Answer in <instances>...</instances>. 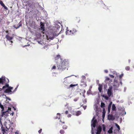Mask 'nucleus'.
Listing matches in <instances>:
<instances>
[{"label":"nucleus","instance_id":"1","mask_svg":"<svg viewBox=\"0 0 134 134\" xmlns=\"http://www.w3.org/2000/svg\"><path fill=\"white\" fill-rule=\"evenodd\" d=\"M9 80L8 79L5 77H2L0 78V87H2V88H0V91L4 88H8L9 86L8 83Z\"/></svg>","mask_w":134,"mask_h":134},{"label":"nucleus","instance_id":"2","mask_svg":"<svg viewBox=\"0 0 134 134\" xmlns=\"http://www.w3.org/2000/svg\"><path fill=\"white\" fill-rule=\"evenodd\" d=\"M68 64V62L66 60L64 59L63 60H61V63L58 65L57 67L58 70L63 71L66 69Z\"/></svg>","mask_w":134,"mask_h":134},{"label":"nucleus","instance_id":"3","mask_svg":"<svg viewBox=\"0 0 134 134\" xmlns=\"http://www.w3.org/2000/svg\"><path fill=\"white\" fill-rule=\"evenodd\" d=\"M77 32V31L75 29L73 28L69 30H67L66 32V34L68 35H75Z\"/></svg>","mask_w":134,"mask_h":134},{"label":"nucleus","instance_id":"4","mask_svg":"<svg viewBox=\"0 0 134 134\" xmlns=\"http://www.w3.org/2000/svg\"><path fill=\"white\" fill-rule=\"evenodd\" d=\"M112 89L113 87L112 86H109L107 91V93L108 96L110 97L111 95H112Z\"/></svg>","mask_w":134,"mask_h":134},{"label":"nucleus","instance_id":"5","mask_svg":"<svg viewBox=\"0 0 134 134\" xmlns=\"http://www.w3.org/2000/svg\"><path fill=\"white\" fill-rule=\"evenodd\" d=\"M13 89L12 87H9L8 88H7L4 91L5 93H9L12 92L11 90Z\"/></svg>","mask_w":134,"mask_h":134},{"label":"nucleus","instance_id":"6","mask_svg":"<svg viewBox=\"0 0 134 134\" xmlns=\"http://www.w3.org/2000/svg\"><path fill=\"white\" fill-rule=\"evenodd\" d=\"M5 37L8 40L10 41L11 43H12L13 42V41H12L13 38V37H10L8 35H7L5 36Z\"/></svg>","mask_w":134,"mask_h":134},{"label":"nucleus","instance_id":"7","mask_svg":"<svg viewBox=\"0 0 134 134\" xmlns=\"http://www.w3.org/2000/svg\"><path fill=\"white\" fill-rule=\"evenodd\" d=\"M108 119L109 120H113L115 119V118L112 115L109 114L108 115Z\"/></svg>","mask_w":134,"mask_h":134},{"label":"nucleus","instance_id":"8","mask_svg":"<svg viewBox=\"0 0 134 134\" xmlns=\"http://www.w3.org/2000/svg\"><path fill=\"white\" fill-rule=\"evenodd\" d=\"M40 26L41 30H42L43 31H44L45 30V27H44V23L41 22L40 23Z\"/></svg>","mask_w":134,"mask_h":134},{"label":"nucleus","instance_id":"9","mask_svg":"<svg viewBox=\"0 0 134 134\" xmlns=\"http://www.w3.org/2000/svg\"><path fill=\"white\" fill-rule=\"evenodd\" d=\"M102 130L101 127L100 126H99L98 127L97 129V132L96 133V134H100Z\"/></svg>","mask_w":134,"mask_h":134},{"label":"nucleus","instance_id":"10","mask_svg":"<svg viewBox=\"0 0 134 134\" xmlns=\"http://www.w3.org/2000/svg\"><path fill=\"white\" fill-rule=\"evenodd\" d=\"M1 129L2 134H4L5 133H6V131H7V130L5 129V127L3 126V125L1 126Z\"/></svg>","mask_w":134,"mask_h":134},{"label":"nucleus","instance_id":"11","mask_svg":"<svg viewBox=\"0 0 134 134\" xmlns=\"http://www.w3.org/2000/svg\"><path fill=\"white\" fill-rule=\"evenodd\" d=\"M98 89L100 92H102V85L100 84L98 85Z\"/></svg>","mask_w":134,"mask_h":134},{"label":"nucleus","instance_id":"12","mask_svg":"<svg viewBox=\"0 0 134 134\" xmlns=\"http://www.w3.org/2000/svg\"><path fill=\"white\" fill-rule=\"evenodd\" d=\"M22 26V24L20 21L18 24V26L16 27L15 25H14L13 27L16 29H17L19 28L20 27Z\"/></svg>","mask_w":134,"mask_h":134},{"label":"nucleus","instance_id":"13","mask_svg":"<svg viewBox=\"0 0 134 134\" xmlns=\"http://www.w3.org/2000/svg\"><path fill=\"white\" fill-rule=\"evenodd\" d=\"M85 77L84 76H83L81 80V83H83L82 85H85L86 84V83L85 82Z\"/></svg>","mask_w":134,"mask_h":134},{"label":"nucleus","instance_id":"14","mask_svg":"<svg viewBox=\"0 0 134 134\" xmlns=\"http://www.w3.org/2000/svg\"><path fill=\"white\" fill-rule=\"evenodd\" d=\"M9 111L11 113H12V114H13V112L11 111V108H10L8 107V110L7 111H6L3 112L2 113H4V115H5V113L6 114L8 112H9Z\"/></svg>","mask_w":134,"mask_h":134},{"label":"nucleus","instance_id":"15","mask_svg":"<svg viewBox=\"0 0 134 134\" xmlns=\"http://www.w3.org/2000/svg\"><path fill=\"white\" fill-rule=\"evenodd\" d=\"M54 59L55 60H58V59H60L61 60H62V59L61 58V56L59 55H57L55 58Z\"/></svg>","mask_w":134,"mask_h":134},{"label":"nucleus","instance_id":"16","mask_svg":"<svg viewBox=\"0 0 134 134\" xmlns=\"http://www.w3.org/2000/svg\"><path fill=\"white\" fill-rule=\"evenodd\" d=\"M49 46L50 45H49V44H47V45H44L43 48L46 50H47L48 49Z\"/></svg>","mask_w":134,"mask_h":134},{"label":"nucleus","instance_id":"17","mask_svg":"<svg viewBox=\"0 0 134 134\" xmlns=\"http://www.w3.org/2000/svg\"><path fill=\"white\" fill-rule=\"evenodd\" d=\"M4 115V113H2L1 114H0V124H2V122L1 121V120H2V118L3 116Z\"/></svg>","mask_w":134,"mask_h":134},{"label":"nucleus","instance_id":"18","mask_svg":"<svg viewBox=\"0 0 134 134\" xmlns=\"http://www.w3.org/2000/svg\"><path fill=\"white\" fill-rule=\"evenodd\" d=\"M60 114L59 113H57V116L54 118V119H60Z\"/></svg>","mask_w":134,"mask_h":134},{"label":"nucleus","instance_id":"19","mask_svg":"<svg viewBox=\"0 0 134 134\" xmlns=\"http://www.w3.org/2000/svg\"><path fill=\"white\" fill-rule=\"evenodd\" d=\"M112 109L113 111H116V107L114 104H113L112 105Z\"/></svg>","mask_w":134,"mask_h":134},{"label":"nucleus","instance_id":"20","mask_svg":"<svg viewBox=\"0 0 134 134\" xmlns=\"http://www.w3.org/2000/svg\"><path fill=\"white\" fill-rule=\"evenodd\" d=\"M76 115L77 116L81 114V112L80 111H78L76 112Z\"/></svg>","mask_w":134,"mask_h":134},{"label":"nucleus","instance_id":"21","mask_svg":"<svg viewBox=\"0 0 134 134\" xmlns=\"http://www.w3.org/2000/svg\"><path fill=\"white\" fill-rule=\"evenodd\" d=\"M113 128L112 127H111L109 130L108 131V132L109 133H111L113 132Z\"/></svg>","mask_w":134,"mask_h":134},{"label":"nucleus","instance_id":"22","mask_svg":"<svg viewBox=\"0 0 134 134\" xmlns=\"http://www.w3.org/2000/svg\"><path fill=\"white\" fill-rule=\"evenodd\" d=\"M105 107V104L103 102H102L101 103V107L102 108H104Z\"/></svg>","mask_w":134,"mask_h":134},{"label":"nucleus","instance_id":"23","mask_svg":"<svg viewBox=\"0 0 134 134\" xmlns=\"http://www.w3.org/2000/svg\"><path fill=\"white\" fill-rule=\"evenodd\" d=\"M110 80V79L107 77H105V82H108V81H109Z\"/></svg>","mask_w":134,"mask_h":134},{"label":"nucleus","instance_id":"24","mask_svg":"<svg viewBox=\"0 0 134 134\" xmlns=\"http://www.w3.org/2000/svg\"><path fill=\"white\" fill-rule=\"evenodd\" d=\"M125 69L127 71L129 70L130 69V67L129 66H126L125 68Z\"/></svg>","mask_w":134,"mask_h":134},{"label":"nucleus","instance_id":"25","mask_svg":"<svg viewBox=\"0 0 134 134\" xmlns=\"http://www.w3.org/2000/svg\"><path fill=\"white\" fill-rule=\"evenodd\" d=\"M60 133L61 134H64L65 133V131L63 130H61L60 131Z\"/></svg>","mask_w":134,"mask_h":134},{"label":"nucleus","instance_id":"26","mask_svg":"<svg viewBox=\"0 0 134 134\" xmlns=\"http://www.w3.org/2000/svg\"><path fill=\"white\" fill-rule=\"evenodd\" d=\"M102 127L103 131L104 132H105L106 128L105 126L104 125H102Z\"/></svg>","mask_w":134,"mask_h":134},{"label":"nucleus","instance_id":"27","mask_svg":"<svg viewBox=\"0 0 134 134\" xmlns=\"http://www.w3.org/2000/svg\"><path fill=\"white\" fill-rule=\"evenodd\" d=\"M0 107L2 109V110L3 111L4 109V107L1 104V103L0 102Z\"/></svg>","mask_w":134,"mask_h":134},{"label":"nucleus","instance_id":"28","mask_svg":"<svg viewBox=\"0 0 134 134\" xmlns=\"http://www.w3.org/2000/svg\"><path fill=\"white\" fill-rule=\"evenodd\" d=\"M0 4L3 7L5 5L3 2L1 0H0Z\"/></svg>","mask_w":134,"mask_h":134},{"label":"nucleus","instance_id":"29","mask_svg":"<svg viewBox=\"0 0 134 134\" xmlns=\"http://www.w3.org/2000/svg\"><path fill=\"white\" fill-rule=\"evenodd\" d=\"M8 113L9 114H10V115L13 116V114H12V113H11V112H10L9 111V112H8L7 113H6V114L5 113V114H8Z\"/></svg>","mask_w":134,"mask_h":134},{"label":"nucleus","instance_id":"30","mask_svg":"<svg viewBox=\"0 0 134 134\" xmlns=\"http://www.w3.org/2000/svg\"><path fill=\"white\" fill-rule=\"evenodd\" d=\"M111 107V106H110V105H109L108 107V111L109 113L110 112V110Z\"/></svg>","mask_w":134,"mask_h":134},{"label":"nucleus","instance_id":"31","mask_svg":"<svg viewBox=\"0 0 134 134\" xmlns=\"http://www.w3.org/2000/svg\"><path fill=\"white\" fill-rule=\"evenodd\" d=\"M65 122L64 121H62L61 120L60 121V124L61 125H62L63 124H64Z\"/></svg>","mask_w":134,"mask_h":134},{"label":"nucleus","instance_id":"32","mask_svg":"<svg viewBox=\"0 0 134 134\" xmlns=\"http://www.w3.org/2000/svg\"><path fill=\"white\" fill-rule=\"evenodd\" d=\"M67 126L66 125H64L63 126V128L64 129H66L67 128Z\"/></svg>","mask_w":134,"mask_h":134},{"label":"nucleus","instance_id":"33","mask_svg":"<svg viewBox=\"0 0 134 134\" xmlns=\"http://www.w3.org/2000/svg\"><path fill=\"white\" fill-rule=\"evenodd\" d=\"M103 97H104V98L106 100H108L109 99L108 97L107 96H103Z\"/></svg>","mask_w":134,"mask_h":134},{"label":"nucleus","instance_id":"34","mask_svg":"<svg viewBox=\"0 0 134 134\" xmlns=\"http://www.w3.org/2000/svg\"><path fill=\"white\" fill-rule=\"evenodd\" d=\"M116 126L117 128H118V130H120V127L119 126L118 124H116Z\"/></svg>","mask_w":134,"mask_h":134},{"label":"nucleus","instance_id":"35","mask_svg":"<svg viewBox=\"0 0 134 134\" xmlns=\"http://www.w3.org/2000/svg\"><path fill=\"white\" fill-rule=\"evenodd\" d=\"M97 122V121L96 120H93L92 122V123L93 124H96V122Z\"/></svg>","mask_w":134,"mask_h":134},{"label":"nucleus","instance_id":"36","mask_svg":"<svg viewBox=\"0 0 134 134\" xmlns=\"http://www.w3.org/2000/svg\"><path fill=\"white\" fill-rule=\"evenodd\" d=\"M91 126L93 127H95L96 126V124L92 123V124H91Z\"/></svg>","mask_w":134,"mask_h":134},{"label":"nucleus","instance_id":"37","mask_svg":"<svg viewBox=\"0 0 134 134\" xmlns=\"http://www.w3.org/2000/svg\"><path fill=\"white\" fill-rule=\"evenodd\" d=\"M104 113L105 114V109L104 108H103V114Z\"/></svg>","mask_w":134,"mask_h":134},{"label":"nucleus","instance_id":"38","mask_svg":"<svg viewBox=\"0 0 134 134\" xmlns=\"http://www.w3.org/2000/svg\"><path fill=\"white\" fill-rule=\"evenodd\" d=\"M56 68V66L55 65H54L53 66V67L52 68V69L53 70V69H55Z\"/></svg>","mask_w":134,"mask_h":134},{"label":"nucleus","instance_id":"39","mask_svg":"<svg viewBox=\"0 0 134 134\" xmlns=\"http://www.w3.org/2000/svg\"><path fill=\"white\" fill-rule=\"evenodd\" d=\"M105 114L104 113L103 114L102 117V118L103 119H104V118L105 116Z\"/></svg>","mask_w":134,"mask_h":134},{"label":"nucleus","instance_id":"40","mask_svg":"<svg viewBox=\"0 0 134 134\" xmlns=\"http://www.w3.org/2000/svg\"><path fill=\"white\" fill-rule=\"evenodd\" d=\"M3 7L6 10H8V8L6 6H5V5H4V6H3Z\"/></svg>","mask_w":134,"mask_h":134},{"label":"nucleus","instance_id":"41","mask_svg":"<svg viewBox=\"0 0 134 134\" xmlns=\"http://www.w3.org/2000/svg\"><path fill=\"white\" fill-rule=\"evenodd\" d=\"M75 86V85L71 84L70 85V87H73L74 86Z\"/></svg>","mask_w":134,"mask_h":134},{"label":"nucleus","instance_id":"42","mask_svg":"<svg viewBox=\"0 0 134 134\" xmlns=\"http://www.w3.org/2000/svg\"><path fill=\"white\" fill-rule=\"evenodd\" d=\"M123 76V74H121L120 76H119V77H120V79H121V78H122V77Z\"/></svg>","mask_w":134,"mask_h":134},{"label":"nucleus","instance_id":"43","mask_svg":"<svg viewBox=\"0 0 134 134\" xmlns=\"http://www.w3.org/2000/svg\"><path fill=\"white\" fill-rule=\"evenodd\" d=\"M42 130V129H41L40 130H39L38 131V132L39 133H40L41 132Z\"/></svg>","mask_w":134,"mask_h":134},{"label":"nucleus","instance_id":"44","mask_svg":"<svg viewBox=\"0 0 134 134\" xmlns=\"http://www.w3.org/2000/svg\"><path fill=\"white\" fill-rule=\"evenodd\" d=\"M109 76L111 78H114V76L112 75L109 74Z\"/></svg>","mask_w":134,"mask_h":134},{"label":"nucleus","instance_id":"45","mask_svg":"<svg viewBox=\"0 0 134 134\" xmlns=\"http://www.w3.org/2000/svg\"><path fill=\"white\" fill-rule=\"evenodd\" d=\"M78 98H76L74 99V101L76 102L77 100H78Z\"/></svg>","mask_w":134,"mask_h":134},{"label":"nucleus","instance_id":"46","mask_svg":"<svg viewBox=\"0 0 134 134\" xmlns=\"http://www.w3.org/2000/svg\"><path fill=\"white\" fill-rule=\"evenodd\" d=\"M114 83H118V80H114Z\"/></svg>","mask_w":134,"mask_h":134},{"label":"nucleus","instance_id":"47","mask_svg":"<svg viewBox=\"0 0 134 134\" xmlns=\"http://www.w3.org/2000/svg\"><path fill=\"white\" fill-rule=\"evenodd\" d=\"M71 114H69L67 116L68 118H69V117H71Z\"/></svg>","mask_w":134,"mask_h":134},{"label":"nucleus","instance_id":"48","mask_svg":"<svg viewBox=\"0 0 134 134\" xmlns=\"http://www.w3.org/2000/svg\"><path fill=\"white\" fill-rule=\"evenodd\" d=\"M112 82V79H110V80H109V83H110L111 82Z\"/></svg>","mask_w":134,"mask_h":134},{"label":"nucleus","instance_id":"49","mask_svg":"<svg viewBox=\"0 0 134 134\" xmlns=\"http://www.w3.org/2000/svg\"><path fill=\"white\" fill-rule=\"evenodd\" d=\"M6 98L7 99H8L9 100H11L10 98L8 97H6Z\"/></svg>","mask_w":134,"mask_h":134},{"label":"nucleus","instance_id":"50","mask_svg":"<svg viewBox=\"0 0 134 134\" xmlns=\"http://www.w3.org/2000/svg\"><path fill=\"white\" fill-rule=\"evenodd\" d=\"M104 71L106 73H107L108 72V70H104Z\"/></svg>","mask_w":134,"mask_h":134},{"label":"nucleus","instance_id":"51","mask_svg":"<svg viewBox=\"0 0 134 134\" xmlns=\"http://www.w3.org/2000/svg\"><path fill=\"white\" fill-rule=\"evenodd\" d=\"M18 86H19V85H17V87L15 88L14 90V91H15L17 89V88L18 87Z\"/></svg>","mask_w":134,"mask_h":134},{"label":"nucleus","instance_id":"52","mask_svg":"<svg viewBox=\"0 0 134 134\" xmlns=\"http://www.w3.org/2000/svg\"><path fill=\"white\" fill-rule=\"evenodd\" d=\"M68 111H66L65 112V113L66 114H68Z\"/></svg>","mask_w":134,"mask_h":134},{"label":"nucleus","instance_id":"53","mask_svg":"<svg viewBox=\"0 0 134 134\" xmlns=\"http://www.w3.org/2000/svg\"><path fill=\"white\" fill-rule=\"evenodd\" d=\"M112 102H111L109 104V105H110V106H111V105L112 104Z\"/></svg>","mask_w":134,"mask_h":134},{"label":"nucleus","instance_id":"54","mask_svg":"<svg viewBox=\"0 0 134 134\" xmlns=\"http://www.w3.org/2000/svg\"><path fill=\"white\" fill-rule=\"evenodd\" d=\"M4 94L3 93H2L1 94V95H2V96H3Z\"/></svg>","mask_w":134,"mask_h":134},{"label":"nucleus","instance_id":"55","mask_svg":"<svg viewBox=\"0 0 134 134\" xmlns=\"http://www.w3.org/2000/svg\"><path fill=\"white\" fill-rule=\"evenodd\" d=\"M131 60H130L129 59L128 60V62L129 63H130V62Z\"/></svg>","mask_w":134,"mask_h":134},{"label":"nucleus","instance_id":"56","mask_svg":"<svg viewBox=\"0 0 134 134\" xmlns=\"http://www.w3.org/2000/svg\"><path fill=\"white\" fill-rule=\"evenodd\" d=\"M15 134H18V133L17 132H15Z\"/></svg>","mask_w":134,"mask_h":134},{"label":"nucleus","instance_id":"57","mask_svg":"<svg viewBox=\"0 0 134 134\" xmlns=\"http://www.w3.org/2000/svg\"><path fill=\"white\" fill-rule=\"evenodd\" d=\"M6 128H7V130H8V129L7 128V127H6Z\"/></svg>","mask_w":134,"mask_h":134},{"label":"nucleus","instance_id":"58","mask_svg":"<svg viewBox=\"0 0 134 134\" xmlns=\"http://www.w3.org/2000/svg\"><path fill=\"white\" fill-rule=\"evenodd\" d=\"M69 76L67 77H66V78H67V77H69L70 76Z\"/></svg>","mask_w":134,"mask_h":134},{"label":"nucleus","instance_id":"59","mask_svg":"<svg viewBox=\"0 0 134 134\" xmlns=\"http://www.w3.org/2000/svg\"><path fill=\"white\" fill-rule=\"evenodd\" d=\"M125 114H126V112H125Z\"/></svg>","mask_w":134,"mask_h":134},{"label":"nucleus","instance_id":"60","mask_svg":"<svg viewBox=\"0 0 134 134\" xmlns=\"http://www.w3.org/2000/svg\"><path fill=\"white\" fill-rule=\"evenodd\" d=\"M133 67L134 68V65L133 66Z\"/></svg>","mask_w":134,"mask_h":134},{"label":"nucleus","instance_id":"61","mask_svg":"<svg viewBox=\"0 0 134 134\" xmlns=\"http://www.w3.org/2000/svg\"><path fill=\"white\" fill-rule=\"evenodd\" d=\"M26 46V45H25V46Z\"/></svg>","mask_w":134,"mask_h":134}]
</instances>
